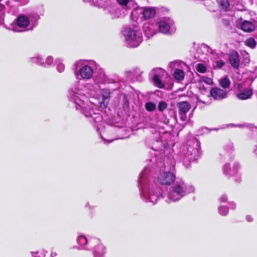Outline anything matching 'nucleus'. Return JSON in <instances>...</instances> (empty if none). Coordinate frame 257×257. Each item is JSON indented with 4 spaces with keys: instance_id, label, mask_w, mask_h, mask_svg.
Instances as JSON below:
<instances>
[{
    "instance_id": "8fccbe9b",
    "label": "nucleus",
    "mask_w": 257,
    "mask_h": 257,
    "mask_svg": "<svg viewBox=\"0 0 257 257\" xmlns=\"http://www.w3.org/2000/svg\"><path fill=\"white\" fill-rule=\"evenodd\" d=\"M223 98V97H213L214 100H220Z\"/></svg>"
},
{
    "instance_id": "4d7b16f0",
    "label": "nucleus",
    "mask_w": 257,
    "mask_h": 257,
    "mask_svg": "<svg viewBox=\"0 0 257 257\" xmlns=\"http://www.w3.org/2000/svg\"><path fill=\"white\" fill-rule=\"evenodd\" d=\"M38 63L41 64V62L40 61L38 62Z\"/></svg>"
},
{
    "instance_id": "49530a36",
    "label": "nucleus",
    "mask_w": 257,
    "mask_h": 257,
    "mask_svg": "<svg viewBox=\"0 0 257 257\" xmlns=\"http://www.w3.org/2000/svg\"><path fill=\"white\" fill-rule=\"evenodd\" d=\"M57 255V253L56 251H54L53 250L51 252V257H55Z\"/></svg>"
},
{
    "instance_id": "39448f33",
    "label": "nucleus",
    "mask_w": 257,
    "mask_h": 257,
    "mask_svg": "<svg viewBox=\"0 0 257 257\" xmlns=\"http://www.w3.org/2000/svg\"><path fill=\"white\" fill-rule=\"evenodd\" d=\"M164 165V170L160 172L158 176L157 181L160 184L168 185L176 180L175 174L172 171L174 168V163L173 161H171L169 165L165 160Z\"/></svg>"
},
{
    "instance_id": "864d4df0",
    "label": "nucleus",
    "mask_w": 257,
    "mask_h": 257,
    "mask_svg": "<svg viewBox=\"0 0 257 257\" xmlns=\"http://www.w3.org/2000/svg\"><path fill=\"white\" fill-rule=\"evenodd\" d=\"M35 58H33V59H32V61H33V62H34V61H35Z\"/></svg>"
},
{
    "instance_id": "423d86ee",
    "label": "nucleus",
    "mask_w": 257,
    "mask_h": 257,
    "mask_svg": "<svg viewBox=\"0 0 257 257\" xmlns=\"http://www.w3.org/2000/svg\"><path fill=\"white\" fill-rule=\"evenodd\" d=\"M124 35L130 47H138L142 42L141 33L130 28L125 29Z\"/></svg>"
},
{
    "instance_id": "f257e3e1",
    "label": "nucleus",
    "mask_w": 257,
    "mask_h": 257,
    "mask_svg": "<svg viewBox=\"0 0 257 257\" xmlns=\"http://www.w3.org/2000/svg\"><path fill=\"white\" fill-rule=\"evenodd\" d=\"M149 164L140 174L139 179V186L141 199L146 202L156 204L158 200L163 198V193L161 188L153 180L151 179L149 172L150 168L154 165V167H159L162 164L161 158H159L157 154L155 157L150 160Z\"/></svg>"
},
{
    "instance_id": "4c0bfd02",
    "label": "nucleus",
    "mask_w": 257,
    "mask_h": 257,
    "mask_svg": "<svg viewBox=\"0 0 257 257\" xmlns=\"http://www.w3.org/2000/svg\"><path fill=\"white\" fill-rule=\"evenodd\" d=\"M130 0H117L118 3L120 5L126 6L129 2Z\"/></svg>"
},
{
    "instance_id": "bb28decb",
    "label": "nucleus",
    "mask_w": 257,
    "mask_h": 257,
    "mask_svg": "<svg viewBox=\"0 0 257 257\" xmlns=\"http://www.w3.org/2000/svg\"><path fill=\"white\" fill-rule=\"evenodd\" d=\"M145 108L149 111H153L156 109V105L152 102H148L146 103Z\"/></svg>"
},
{
    "instance_id": "6e6552de",
    "label": "nucleus",
    "mask_w": 257,
    "mask_h": 257,
    "mask_svg": "<svg viewBox=\"0 0 257 257\" xmlns=\"http://www.w3.org/2000/svg\"><path fill=\"white\" fill-rule=\"evenodd\" d=\"M153 80L154 84L159 88H163L164 83L170 80V77L164 70L157 68L153 70Z\"/></svg>"
},
{
    "instance_id": "f704fd0d",
    "label": "nucleus",
    "mask_w": 257,
    "mask_h": 257,
    "mask_svg": "<svg viewBox=\"0 0 257 257\" xmlns=\"http://www.w3.org/2000/svg\"><path fill=\"white\" fill-rule=\"evenodd\" d=\"M197 70L198 72L200 73H205L206 72V67L202 64H198L197 66Z\"/></svg>"
},
{
    "instance_id": "b1692460",
    "label": "nucleus",
    "mask_w": 257,
    "mask_h": 257,
    "mask_svg": "<svg viewBox=\"0 0 257 257\" xmlns=\"http://www.w3.org/2000/svg\"><path fill=\"white\" fill-rule=\"evenodd\" d=\"M219 82L221 87L224 88H228L230 85V81L228 76H226L219 80Z\"/></svg>"
},
{
    "instance_id": "412c9836",
    "label": "nucleus",
    "mask_w": 257,
    "mask_h": 257,
    "mask_svg": "<svg viewBox=\"0 0 257 257\" xmlns=\"http://www.w3.org/2000/svg\"><path fill=\"white\" fill-rule=\"evenodd\" d=\"M204 99H200V97H196V107L202 108L203 105H209L212 102L211 97H203Z\"/></svg>"
},
{
    "instance_id": "f8f14e48",
    "label": "nucleus",
    "mask_w": 257,
    "mask_h": 257,
    "mask_svg": "<svg viewBox=\"0 0 257 257\" xmlns=\"http://www.w3.org/2000/svg\"><path fill=\"white\" fill-rule=\"evenodd\" d=\"M178 108L181 120L186 121L187 118L186 113L190 109V105L186 101H183L178 103Z\"/></svg>"
},
{
    "instance_id": "4468645a",
    "label": "nucleus",
    "mask_w": 257,
    "mask_h": 257,
    "mask_svg": "<svg viewBox=\"0 0 257 257\" xmlns=\"http://www.w3.org/2000/svg\"><path fill=\"white\" fill-rule=\"evenodd\" d=\"M93 73L92 68L87 65L83 66L76 73L77 75H79L80 77L84 79H88L91 77Z\"/></svg>"
},
{
    "instance_id": "7ed1b4c3",
    "label": "nucleus",
    "mask_w": 257,
    "mask_h": 257,
    "mask_svg": "<svg viewBox=\"0 0 257 257\" xmlns=\"http://www.w3.org/2000/svg\"><path fill=\"white\" fill-rule=\"evenodd\" d=\"M200 154V142L197 139H193L188 141L186 146L180 152L179 159L185 168H189L190 163L197 160Z\"/></svg>"
},
{
    "instance_id": "c9c22d12",
    "label": "nucleus",
    "mask_w": 257,
    "mask_h": 257,
    "mask_svg": "<svg viewBox=\"0 0 257 257\" xmlns=\"http://www.w3.org/2000/svg\"><path fill=\"white\" fill-rule=\"evenodd\" d=\"M57 69L59 72H62L64 70V65L61 63H59L57 66Z\"/></svg>"
},
{
    "instance_id": "72a5a7b5",
    "label": "nucleus",
    "mask_w": 257,
    "mask_h": 257,
    "mask_svg": "<svg viewBox=\"0 0 257 257\" xmlns=\"http://www.w3.org/2000/svg\"><path fill=\"white\" fill-rule=\"evenodd\" d=\"M221 6L225 11H227L229 7V3L227 0H222L220 3Z\"/></svg>"
},
{
    "instance_id": "7c9ffc66",
    "label": "nucleus",
    "mask_w": 257,
    "mask_h": 257,
    "mask_svg": "<svg viewBox=\"0 0 257 257\" xmlns=\"http://www.w3.org/2000/svg\"><path fill=\"white\" fill-rule=\"evenodd\" d=\"M144 31L146 35L148 37L152 36L155 34L154 31H151V28L149 27L146 26L144 27Z\"/></svg>"
},
{
    "instance_id": "f3484780",
    "label": "nucleus",
    "mask_w": 257,
    "mask_h": 257,
    "mask_svg": "<svg viewBox=\"0 0 257 257\" xmlns=\"http://www.w3.org/2000/svg\"><path fill=\"white\" fill-rule=\"evenodd\" d=\"M229 61L231 66L237 69L239 67L240 63V60L239 58V55L236 51H232L228 57Z\"/></svg>"
},
{
    "instance_id": "f03ea898",
    "label": "nucleus",
    "mask_w": 257,
    "mask_h": 257,
    "mask_svg": "<svg viewBox=\"0 0 257 257\" xmlns=\"http://www.w3.org/2000/svg\"><path fill=\"white\" fill-rule=\"evenodd\" d=\"M195 191V188L193 185L186 183L182 179L177 178L168 191L167 198L169 200L167 201L170 202L179 201Z\"/></svg>"
},
{
    "instance_id": "473e14b6",
    "label": "nucleus",
    "mask_w": 257,
    "mask_h": 257,
    "mask_svg": "<svg viewBox=\"0 0 257 257\" xmlns=\"http://www.w3.org/2000/svg\"><path fill=\"white\" fill-rule=\"evenodd\" d=\"M167 104L164 101H160L158 105V109L159 111L162 112L164 111L167 107Z\"/></svg>"
},
{
    "instance_id": "6e6d98bb",
    "label": "nucleus",
    "mask_w": 257,
    "mask_h": 257,
    "mask_svg": "<svg viewBox=\"0 0 257 257\" xmlns=\"http://www.w3.org/2000/svg\"><path fill=\"white\" fill-rule=\"evenodd\" d=\"M102 139H103L104 141H106V140L104 139V138L102 137Z\"/></svg>"
},
{
    "instance_id": "79ce46f5",
    "label": "nucleus",
    "mask_w": 257,
    "mask_h": 257,
    "mask_svg": "<svg viewBox=\"0 0 257 257\" xmlns=\"http://www.w3.org/2000/svg\"><path fill=\"white\" fill-rule=\"evenodd\" d=\"M228 204H229L230 208L231 209H235L236 208V204L233 202H228Z\"/></svg>"
},
{
    "instance_id": "5fc2aeb1",
    "label": "nucleus",
    "mask_w": 257,
    "mask_h": 257,
    "mask_svg": "<svg viewBox=\"0 0 257 257\" xmlns=\"http://www.w3.org/2000/svg\"><path fill=\"white\" fill-rule=\"evenodd\" d=\"M113 140H111L110 141H109V143H110V142H112L113 141Z\"/></svg>"
},
{
    "instance_id": "a19ab883",
    "label": "nucleus",
    "mask_w": 257,
    "mask_h": 257,
    "mask_svg": "<svg viewBox=\"0 0 257 257\" xmlns=\"http://www.w3.org/2000/svg\"><path fill=\"white\" fill-rule=\"evenodd\" d=\"M33 257H45V255L43 252H37L33 255Z\"/></svg>"
},
{
    "instance_id": "c03bdc74",
    "label": "nucleus",
    "mask_w": 257,
    "mask_h": 257,
    "mask_svg": "<svg viewBox=\"0 0 257 257\" xmlns=\"http://www.w3.org/2000/svg\"><path fill=\"white\" fill-rule=\"evenodd\" d=\"M253 153L254 155V156L257 158V143L256 145H255L253 147Z\"/></svg>"
},
{
    "instance_id": "a18cd8bd",
    "label": "nucleus",
    "mask_w": 257,
    "mask_h": 257,
    "mask_svg": "<svg viewBox=\"0 0 257 257\" xmlns=\"http://www.w3.org/2000/svg\"><path fill=\"white\" fill-rule=\"evenodd\" d=\"M246 220L248 221V222H251L253 221V218H252V217L250 215H247L246 216Z\"/></svg>"
},
{
    "instance_id": "9d476101",
    "label": "nucleus",
    "mask_w": 257,
    "mask_h": 257,
    "mask_svg": "<svg viewBox=\"0 0 257 257\" xmlns=\"http://www.w3.org/2000/svg\"><path fill=\"white\" fill-rule=\"evenodd\" d=\"M77 243L84 249L88 250L93 247L95 243L99 242V239L97 238L87 239L84 235H79L77 237Z\"/></svg>"
},
{
    "instance_id": "20e7f679",
    "label": "nucleus",
    "mask_w": 257,
    "mask_h": 257,
    "mask_svg": "<svg viewBox=\"0 0 257 257\" xmlns=\"http://www.w3.org/2000/svg\"><path fill=\"white\" fill-rule=\"evenodd\" d=\"M70 97L69 105L72 107H75L77 110H81L82 113L86 117H91L94 122L98 123L101 122L102 117L101 114L94 111L92 106L88 104V97Z\"/></svg>"
},
{
    "instance_id": "a878e982",
    "label": "nucleus",
    "mask_w": 257,
    "mask_h": 257,
    "mask_svg": "<svg viewBox=\"0 0 257 257\" xmlns=\"http://www.w3.org/2000/svg\"><path fill=\"white\" fill-rule=\"evenodd\" d=\"M228 208L226 206L221 205L218 207V212L221 216H226L228 213Z\"/></svg>"
},
{
    "instance_id": "37998d69",
    "label": "nucleus",
    "mask_w": 257,
    "mask_h": 257,
    "mask_svg": "<svg viewBox=\"0 0 257 257\" xmlns=\"http://www.w3.org/2000/svg\"><path fill=\"white\" fill-rule=\"evenodd\" d=\"M46 62L48 65L51 64L53 62V58L52 57H47Z\"/></svg>"
},
{
    "instance_id": "2f4dec72",
    "label": "nucleus",
    "mask_w": 257,
    "mask_h": 257,
    "mask_svg": "<svg viewBox=\"0 0 257 257\" xmlns=\"http://www.w3.org/2000/svg\"><path fill=\"white\" fill-rule=\"evenodd\" d=\"M200 81L209 85L213 84L212 79L206 76L202 77L200 78Z\"/></svg>"
},
{
    "instance_id": "9b49d317",
    "label": "nucleus",
    "mask_w": 257,
    "mask_h": 257,
    "mask_svg": "<svg viewBox=\"0 0 257 257\" xmlns=\"http://www.w3.org/2000/svg\"><path fill=\"white\" fill-rule=\"evenodd\" d=\"M30 23L29 18L25 16H20L17 19V25L14 27L15 32H20L25 30Z\"/></svg>"
},
{
    "instance_id": "e433bc0d",
    "label": "nucleus",
    "mask_w": 257,
    "mask_h": 257,
    "mask_svg": "<svg viewBox=\"0 0 257 257\" xmlns=\"http://www.w3.org/2000/svg\"><path fill=\"white\" fill-rule=\"evenodd\" d=\"M219 200L220 203L225 202L227 200V197L225 194H223L219 198Z\"/></svg>"
},
{
    "instance_id": "09e8293b",
    "label": "nucleus",
    "mask_w": 257,
    "mask_h": 257,
    "mask_svg": "<svg viewBox=\"0 0 257 257\" xmlns=\"http://www.w3.org/2000/svg\"><path fill=\"white\" fill-rule=\"evenodd\" d=\"M245 60L246 63H249V58L247 54H246V57L245 58Z\"/></svg>"
},
{
    "instance_id": "cd10ccee",
    "label": "nucleus",
    "mask_w": 257,
    "mask_h": 257,
    "mask_svg": "<svg viewBox=\"0 0 257 257\" xmlns=\"http://www.w3.org/2000/svg\"><path fill=\"white\" fill-rule=\"evenodd\" d=\"M253 94L251 89L250 88H246L244 89L243 92L238 95L237 96H251Z\"/></svg>"
},
{
    "instance_id": "2eb2a0df",
    "label": "nucleus",
    "mask_w": 257,
    "mask_h": 257,
    "mask_svg": "<svg viewBox=\"0 0 257 257\" xmlns=\"http://www.w3.org/2000/svg\"><path fill=\"white\" fill-rule=\"evenodd\" d=\"M93 251V257H105L104 255L106 253L105 247L100 242L95 243Z\"/></svg>"
},
{
    "instance_id": "c756f323",
    "label": "nucleus",
    "mask_w": 257,
    "mask_h": 257,
    "mask_svg": "<svg viewBox=\"0 0 257 257\" xmlns=\"http://www.w3.org/2000/svg\"><path fill=\"white\" fill-rule=\"evenodd\" d=\"M224 150L227 152L230 153L233 151V144L232 143H229L225 145L223 147Z\"/></svg>"
},
{
    "instance_id": "de8ad7c7",
    "label": "nucleus",
    "mask_w": 257,
    "mask_h": 257,
    "mask_svg": "<svg viewBox=\"0 0 257 257\" xmlns=\"http://www.w3.org/2000/svg\"><path fill=\"white\" fill-rule=\"evenodd\" d=\"M155 94L158 96H161L162 95L161 92L159 90H156L155 92Z\"/></svg>"
},
{
    "instance_id": "a211bd4d",
    "label": "nucleus",
    "mask_w": 257,
    "mask_h": 257,
    "mask_svg": "<svg viewBox=\"0 0 257 257\" xmlns=\"http://www.w3.org/2000/svg\"><path fill=\"white\" fill-rule=\"evenodd\" d=\"M229 126H236L238 127L239 128H247L249 130H250L251 131H253L254 129L257 130V126H255L253 124L249 123H244L242 124H235L234 123H230L228 125H226L225 127H227ZM225 127H221L219 128H213L210 130V131H218L219 130L223 129Z\"/></svg>"
},
{
    "instance_id": "c85d7f7f",
    "label": "nucleus",
    "mask_w": 257,
    "mask_h": 257,
    "mask_svg": "<svg viewBox=\"0 0 257 257\" xmlns=\"http://www.w3.org/2000/svg\"><path fill=\"white\" fill-rule=\"evenodd\" d=\"M245 45L251 48H253L255 46L256 42L254 39L250 38L246 40Z\"/></svg>"
},
{
    "instance_id": "dca6fc26",
    "label": "nucleus",
    "mask_w": 257,
    "mask_h": 257,
    "mask_svg": "<svg viewBox=\"0 0 257 257\" xmlns=\"http://www.w3.org/2000/svg\"><path fill=\"white\" fill-rule=\"evenodd\" d=\"M93 88V91L95 93H91L90 94L94 95L95 94L98 95L99 96H109L111 94L110 89L109 88H101L98 84H94L92 86Z\"/></svg>"
},
{
    "instance_id": "1a4fd4ad",
    "label": "nucleus",
    "mask_w": 257,
    "mask_h": 257,
    "mask_svg": "<svg viewBox=\"0 0 257 257\" xmlns=\"http://www.w3.org/2000/svg\"><path fill=\"white\" fill-rule=\"evenodd\" d=\"M155 11L152 8H139L134 10L132 12V15L134 18L138 14H141V19L144 18L145 20L149 19L155 15Z\"/></svg>"
},
{
    "instance_id": "58836bf2",
    "label": "nucleus",
    "mask_w": 257,
    "mask_h": 257,
    "mask_svg": "<svg viewBox=\"0 0 257 257\" xmlns=\"http://www.w3.org/2000/svg\"><path fill=\"white\" fill-rule=\"evenodd\" d=\"M85 208H88L90 211H91L95 208V206L90 205L89 203L87 202L85 205Z\"/></svg>"
},
{
    "instance_id": "5701e85b",
    "label": "nucleus",
    "mask_w": 257,
    "mask_h": 257,
    "mask_svg": "<svg viewBox=\"0 0 257 257\" xmlns=\"http://www.w3.org/2000/svg\"><path fill=\"white\" fill-rule=\"evenodd\" d=\"M211 96H224L225 92L223 90L219 88H213L210 91Z\"/></svg>"
},
{
    "instance_id": "603ef678",
    "label": "nucleus",
    "mask_w": 257,
    "mask_h": 257,
    "mask_svg": "<svg viewBox=\"0 0 257 257\" xmlns=\"http://www.w3.org/2000/svg\"><path fill=\"white\" fill-rule=\"evenodd\" d=\"M135 73V74H138V76H140L141 73L140 71L139 72H137V70H136Z\"/></svg>"
},
{
    "instance_id": "393cba45",
    "label": "nucleus",
    "mask_w": 257,
    "mask_h": 257,
    "mask_svg": "<svg viewBox=\"0 0 257 257\" xmlns=\"http://www.w3.org/2000/svg\"><path fill=\"white\" fill-rule=\"evenodd\" d=\"M173 75L174 78L178 81L182 80L184 78V71L178 69L175 70Z\"/></svg>"
},
{
    "instance_id": "ddd939ff",
    "label": "nucleus",
    "mask_w": 257,
    "mask_h": 257,
    "mask_svg": "<svg viewBox=\"0 0 257 257\" xmlns=\"http://www.w3.org/2000/svg\"><path fill=\"white\" fill-rule=\"evenodd\" d=\"M164 137H160V140H157L153 144L152 148L154 151L156 152L164 151L163 149H168L172 145V143L170 142H164L163 139Z\"/></svg>"
},
{
    "instance_id": "0eeeda50",
    "label": "nucleus",
    "mask_w": 257,
    "mask_h": 257,
    "mask_svg": "<svg viewBox=\"0 0 257 257\" xmlns=\"http://www.w3.org/2000/svg\"><path fill=\"white\" fill-rule=\"evenodd\" d=\"M240 169V165L237 162H234L233 164L232 168L230 167L229 163H225L222 167V171L223 174L228 177L234 176L236 177L235 181L237 182L241 181V175L239 170Z\"/></svg>"
},
{
    "instance_id": "aec40b11",
    "label": "nucleus",
    "mask_w": 257,
    "mask_h": 257,
    "mask_svg": "<svg viewBox=\"0 0 257 257\" xmlns=\"http://www.w3.org/2000/svg\"><path fill=\"white\" fill-rule=\"evenodd\" d=\"M241 28L244 32H251L254 30L255 26L251 22L245 21L242 23Z\"/></svg>"
},
{
    "instance_id": "ea45409f",
    "label": "nucleus",
    "mask_w": 257,
    "mask_h": 257,
    "mask_svg": "<svg viewBox=\"0 0 257 257\" xmlns=\"http://www.w3.org/2000/svg\"><path fill=\"white\" fill-rule=\"evenodd\" d=\"M224 65V62L222 60H219L216 62V66L220 68Z\"/></svg>"
},
{
    "instance_id": "6ab92c4d",
    "label": "nucleus",
    "mask_w": 257,
    "mask_h": 257,
    "mask_svg": "<svg viewBox=\"0 0 257 257\" xmlns=\"http://www.w3.org/2000/svg\"><path fill=\"white\" fill-rule=\"evenodd\" d=\"M170 23L169 20L160 21L158 23L160 31L163 33H167L170 28Z\"/></svg>"
},
{
    "instance_id": "3c124183",
    "label": "nucleus",
    "mask_w": 257,
    "mask_h": 257,
    "mask_svg": "<svg viewBox=\"0 0 257 257\" xmlns=\"http://www.w3.org/2000/svg\"><path fill=\"white\" fill-rule=\"evenodd\" d=\"M249 97H238V98H239L241 100H245V99H247Z\"/></svg>"
},
{
    "instance_id": "4be33fe9",
    "label": "nucleus",
    "mask_w": 257,
    "mask_h": 257,
    "mask_svg": "<svg viewBox=\"0 0 257 257\" xmlns=\"http://www.w3.org/2000/svg\"><path fill=\"white\" fill-rule=\"evenodd\" d=\"M109 97H97L98 106L102 109L105 108L109 102Z\"/></svg>"
}]
</instances>
